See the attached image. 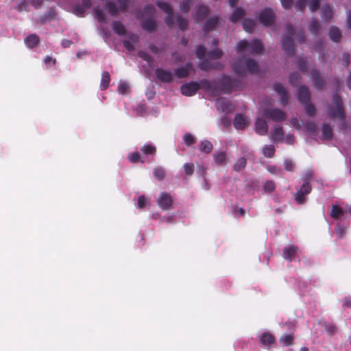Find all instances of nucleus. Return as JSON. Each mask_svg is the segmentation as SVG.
Wrapping results in <instances>:
<instances>
[{"label": "nucleus", "mask_w": 351, "mask_h": 351, "mask_svg": "<svg viewBox=\"0 0 351 351\" xmlns=\"http://www.w3.org/2000/svg\"><path fill=\"white\" fill-rule=\"evenodd\" d=\"M308 29L310 32L314 35H317L319 33V23L317 20L313 19L311 22Z\"/></svg>", "instance_id": "nucleus-45"}, {"label": "nucleus", "mask_w": 351, "mask_h": 351, "mask_svg": "<svg viewBox=\"0 0 351 351\" xmlns=\"http://www.w3.org/2000/svg\"><path fill=\"white\" fill-rule=\"evenodd\" d=\"M141 27L148 32H152L156 29V24L154 19L147 18L142 21Z\"/></svg>", "instance_id": "nucleus-20"}, {"label": "nucleus", "mask_w": 351, "mask_h": 351, "mask_svg": "<svg viewBox=\"0 0 351 351\" xmlns=\"http://www.w3.org/2000/svg\"><path fill=\"white\" fill-rule=\"evenodd\" d=\"M106 9L108 10V12L109 14H110L112 16H114L118 13V8L114 3L113 2H108L106 3Z\"/></svg>", "instance_id": "nucleus-48"}, {"label": "nucleus", "mask_w": 351, "mask_h": 351, "mask_svg": "<svg viewBox=\"0 0 351 351\" xmlns=\"http://www.w3.org/2000/svg\"><path fill=\"white\" fill-rule=\"evenodd\" d=\"M299 252V247L295 245H290L285 247L282 252V257L291 262L293 261Z\"/></svg>", "instance_id": "nucleus-10"}, {"label": "nucleus", "mask_w": 351, "mask_h": 351, "mask_svg": "<svg viewBox=\"0 0 351 351\" xmlns=\"http://www.w3.org/2000/svg\"><path fill=\"white\" fill-rule=\"evenodd\" d=\"M245 49H248L251 54H258L263 50V45L260 40H253L248 43L246 40H242L237 43L236 50L238 53H242Z\"/></svg>", "instance_id": "nucleus-4"}, {"label": "nucleus", "mask_w": 351, "mask_h": 351, "mask_svg": "<svg viewBox=\"0 0 351 351\" xmlns=\"http://www.w3.org/2000/svg\"><path fill=\"white\" fill-rule=\"evenodd\" d=\"M273 141H281L284 138V132L282 127H276L272 134Z\"/></svg>", "instance_id": "nucleus-38"}, {"label": "nucleus", "mask_w": 351, "mask_h": 351, "mask_svg": "<svg viewBox=\"0 0 351 351\" xmlns=\"http://www.w3.org/2000/svg\"><path fill=\"white\" fill-rule=\"evenodd\" d=\"M245 14V10L241 8H237L230 15L229 19L232 23H236Z\"/></svg>", "instance_id": "nucleus-28"}, {"label": "nucleus", "mask_w": 351, "mask_h": 351, "mask_svg": "<svg viewBox=\"0 0 351 351\" xmlns=\"http://www.w3.org/2000/svg\"><path fill=\"white\" fill-rule=\"evenodd\" d=\"M328 35L330 39L334 43H340L341 40V32L336 26H331L330 27Z\"/></svg>", "instance_id": "nucleus-16"}, {"label": "nucleus", "mask_w": 351, "mask_h": 351, "mask_svg": "<svg viewBox=\"0 0 351 351\" xmlns=\"http://www.w3.org/2000/svg\"><path fill=\"white\" fill-rule=\"evenodd\" d=\"M141 151L146 156H154L156 153V147L151 144H146L141 148Z\"/></svg>", "instance_id": "nucleus-34"}, {"label": "nucleus", "mask_w": 351, "mask_h": 351, "mask_svg": "<svg viewBox=\"0 0 351 351\" xmlns=\"http://www.w3.org/2000/svg\"><path fill=\"white\" fill-rule=\"evenodd\" d=\"M284 166L285 170L288 171H293L295 168L293 163L290 160H285L284 162Z\"/></svg>", "instance_id": "nucleus-61"}, {"label": "nucleus", "mask_w": 351, "mask_h": 351, "mask_svg": "<svg viewBox=\"0 0 351 351\" xmlns=\"http://www.w3.org/2000/svg\"><path fill=\"white\" fill-rule=\"evenodd\" d=\"M205 90V94L204 97H208L210 95L213 97H217L222 93L225 94H230L232 89H204Z\"/></svg>", "instance_id": "nucleus-24"}, {"label": "nucleus", "mask_w": 351, "mask_h": 351, "mask_svg": "<svg viewBox=\"0 0 351 351\" xmlns=\"http://www.w3.org/2000/svg\"><path fill=\"white\" fill-rule=\"evenodd\" d=\"M306 132L310 134L315 136L317 134V126L315 123L312 121H307L305 125Z\"/></svg>", "instance_id": "nucleus-47"}, {"label": "nucleus", "mask_w": 351, "mask_h": 351, "mask_svg": "<svg viewBox=\"0 0 351 351\" xmlns=\"http://www.w3.org/2000/svg\"><path fill=\"white\" fill-rule=\"evenodd\" d=\"M185 174L191 176L194 172V165L193 163H186L184 165Z\"/></svg>", "instance_id": "nucleus-58"}, {"label": "nucleus", "mask_w": 351, "mask_h": 351, "mask_svg": "<svg viewBox=\"0 0 351 351\" xmlns=\"http://www.w3.org/2000/svg\"><path fill=\"white\" fill-rule=\"evenodd\" d=\"M156 4L158 7L163 10L165 13H170L171 11H173L169 3L165 1H158Z\"/></svg>", "instance_id": "nucleus-50"}, {"label": "nucleus", "mask_w": 351, "mask_h": 351, "mask_svg": "<svg viewBox=\"0 0 351 351\" xmlns=\"http://www.w3.org/2000/svg\"><path fill=\"white\" fill-rule=\"evenodd\" d=\"M128 159L132 163H144V160L141 157L139 153L133 152L128 155Z\"/></svg>", "instance_id": "nucleus-46"}, {"label": "nucleus", "mask_w": 351, "mask_h": 351, "mask_svg": "<svg viewBox=\"0 0 351 351\" xmlns=\"http://www.w3.org/2000/svg\"><path fill=\"white\" fill-rule=\"evenodd\" d=\"M322 138L323 140H331L332 138V128L329 124L324 123L323 124L322 129Z\"/></svg>", "instance_id": "nucleus-30"}, {"label": "nucleus", "mask_w": 351, "mask_h": 351, "mask_svg": "<svg viewBox=\"0 0 351 351\" xmlns=\"http://www.w3.org/2000/svg\"><path fill=\"white\" fill-rule=\"evenodd\" d=\"M303 106L308 116L313 117L315 114V107L311 102Z\"/></svg>", "instance_id": "nucleus-51"}, {"label": "nucleus", "mask_w": 351, "mask_h": 351, "mask_svg": "<svg viewBox=\"0 0 351 351\" xmlns=\"http://www.w3.org/2000/svg\"><path fill=\"white\" fill-rule=\"evenodd\" d=\"M199 89H180L181 93L186 97L195 95Z\"/></svg>", "instance_id": "nucleus-59"}, {"label": "nucleus", "mask_w": 351, "mask_h": 351, "mask_svg": "<svg viewBox=\"0 0 351 351\" xmlns=\"http://www.w3.org/2000/svg\"><path fill=\"white\" fill-rule=\"evenodd\" d=\"M242 25L245 32L251 33L256 26V22L252 19L246 18L243 19Z\"/></svg>", "instance_id": "nucleus-29"}, {"label": "nucleus", "mask_w": 351, "mask_h": 351, "mask_svg": "<svg viewBox=\"0 0 351 351\" xmlns=\"http://www.w3.org/2000/svg\"><path fill=\"white\" fill-rule=\"evenodd\" d=\"M207 56L210 60H217L219 59L222 55L223 51L219 48L216 47L214 49L208 51L207 53Z\"/></svg>", "instance_id": "nucleus-40"}, {"label": "nucleus", "mask_w": 351, "mask_h": 351, "mask_svg": "<svg viewBox=\"0 0 351 351\" xmlns=\"http://www.w3.org/2000/svg\"><path fill=\"white\" fill-rule=\"evenodd\" d=\"M333 16V11L332 8L328 5L326 4L322 8V17L326 21H330Z\"/></svg>", "instance_id": "nucleus-36"}, {"label": "nucleus", "mask_w": 351, "mask_h": 351, "mask_svg": "<svg viewBox=\"0 0 351 351\" xmlns=\"http://www.w3.org/2000/svg\"><path fill=\"white\" fill-rule=\"evenodd\" d=\"M301 76L298 72H293L289 75V81L290 84L295 88H306L305 86H299Z\"/></svg>", "instance_id": "nucleus-21"}, {"label": "nucleus", "mask_w": 351, "mask_h": 351, "mask_svg": "<svg viewBox=\"0 0 351 351\" xmlns=\"http://www.w3.org/2000/svg\"><path fill=\"white\" fill-rule=\"evenodd\" d=\"M276 189V184L272 180H267L263 185V189L266 193H271Z\"/></svg>", "instance_id": "nucleus-49"}, {"label": "nucleus", "mask_w": 351, "mask_h": 351, "mask_svg": "<svg viewBox=\"0 0 351 351\" xmlns=\"http://www.w3.org/2000/svg\"><path fill=\"white\" fill-rule=\"evenodd\" d=\"M343 210L340 206L333 205L330 212V217L335 219H338L343 215Z\"/></svg>", "instance_id": "nucleus-37"}, {"label": "nucleus", "mask_w": 351, "mask_h": 351, "mask_svg": "<svg viewBox=\"0 0 351 351\" xmlns=\"http://www.w3.org/2000/svg\"><path fill=\"white\" fill-rule=\"evenodd\" d=\"M73 13L78 16H83L84 8L81 5H77L73 8Z\"/></svg>", "instance_id": "nucleus-62"}, {"label": "nucleus", "mask_w": 351, "mask_h": 351, "mask_svg": "<svg viewBox=\"0 0 351 351\" xmlns=\"http://www.w3.org/2000/svg\"><path fill=\"white\" fill-rule=\"evenodd\" d=\"M213 158L218 166L224 165L227 159L226 153L222 151L217 152L213 154Z\"/></svg>", "instance_id": "nucleus-25"}, {"label": "nucleus", "mask_w": 351, "mask_h": 351, "mask_svg": "<svg viewBox=\"0 0 351 351\" xmlns=\"http://www.w3.org/2000/svg\"><path fill=\"white\" fill-rule=\"evenodd\" d=\"M167 16L165 19V22L167 25L169 27H171L174 25V16L173 12L171 11L170 13H166Z\"/></svg>", "instance_id": "nucleus-56"}, {"label": "nucleus", "mask_w": 351, "mask_h": 351, "mask_svg": "<svg viewBox=\"0 0 351 351\" xmlns=\"http://www.w3.org/2000/svg\"><path fill=\"white\" fill-rule=\"evenodd\" d=\"M213 149V144L208 140L202 141L199 145V150L201 152L210 154Z\"/></svg>", "instance_id": "nucleus-35"}, {"label": "nucleus", "mask_w": 351, "mask_h": 351, "mask_svg": "<svg viewBox=\"0 0 351 351\" xmlns=\"http://www.w3.org/2000/svg\"><path fill=\"white\" fill-rule=\"evenodd\" d=\"M119 11L123 12L127 10L130 0H117Z\"/></svg>", "instance_id": "nucleus-57"}, {"label": "nucleus", "mask_w": 351, "mask_h": 351, "mask_svg": "<svg viewBox=\"0 0 351 351\" xmlns=\"http://www.w3.org/2000/svg\"><path fill=\"white\" fill-rule=\"evenodd\" d=\"M328 114L332 118H337L343 121L346 118V114L343 108V101L337 92L332 97V106L328 109Z\"/></svg>", "instance_id": "nucleus-5"}, {"label": "nucleus", "mask_w": 351, "mask_h": 351, "mask_svg": "<svg viewBox=\"0 0 351 351\" xmlns=\"http://www.w3.org/2000/svg\"><path fill=\"white\" fill-rule=\"evenodd\" d=\"M298 101L302 104L310 103L311 93L309 89H299L297 95Z\"/></svg>", "instance_id": "nucleus-18"}, {"label": "nucleus", "mask_w": 351, "mask_h": 351, "mask_svg": "<svg viewBox=\"0 0 351 351\" xmlns=\"http://www.w3.org/2000/svg\"><path fill=\"white\" fill-rule=\"evenodd\" d=\"M275 18L276 16L274 11L269 8L261 11L258 16L260 23L266 27L272 25L275 21Z\"/></svg>", "instance_id": "nucleus-8"}, {"label": "nucleus", "mask_w": 351, "mask_h": 351, "mask_svg": "<svg viewBox=\"0 0 351 351\" xmlns=\"http://www.w3.org/2000/svg\"><path fill=\"white\" fill-rule=\"evenodd\" d=\"M313 177V171L311 169L305 171L302 180L304 181L303 184L301 186L300 190H298L294 194V198L295 202L298 204H303L306 201V195H308L311 191L312 187L310 184V181L311 180Z\"/></svg>", "instance_id": "nucleus-2"}, {"label": "nucleus", "mask_w": 351, "mask_h": 351, "mask_svg": "<svg viewBox=\"0 0 351 351\" xmlns=\"http://www.w3.org/2000/svg\"><path fill=\"white\" fill-rule=\"evenodd\" d=\"M156 77L162 82H170L173 79L172 73L163 69H156L155 71Z\"/></svg>", "instance_id": "nucleus-12"}, {"label": "nucleus", "mask_w": 351, "mask_h": 351, "mask_svg": "<svg viewBox=\"0 0 351 351\" xmlns=\"http://www.w3.org/2000/svg\"><path fill=\"white\" fill-rule=\"evenodd\" d=\"M255 130L259 135L267 134L268 132V125L266 121L261 118H258L255 122Z\"/></svg>", "instance_id": "nucleus-15"}, {"label": "nucleus", "mask_w": 351, "mask_h": 351, "mask_svg": "<svg viewBox=\"0 0 351 351\" xmlns=\"http://www.w3.org/2000/svg\"><path fill=\"white\" fill-rule=\"evenodd\" d=\"M311 77L315 88H323L325 85V80L322 77L318 70L313 69L311 71Z\"/></svg>", "instance_id": "nucleus-13"}, {"label": "nucleus", "mask_w": 351, "mask_h": 351, "mask_svg": "<svg viewBox=\"0 0 351 351\" xmlns=\"http://www.w3.org/2000/svg\"><path fill=\"white\" fill-rule=\"evenodd\" d=\"M248 121L247 117L241 114H237L234 117L233 124L237 130H243L247 125Z\"/></svg>", "instance_id": "nucleus-14"}, {"label": "nucleus", "mask_w": 351, "mask_h": 351, "mask_svg": "<svg viewBox=\"0 0 351 351\" xmlns=\"http://www.w3.org/2000/svg\"><path fill=\"white\" fill-rule=\"evenodd\" d=\"M95 13L99 22H103L105 20V14L100 9H95Z\"/></svg>", "instance_id": "nucleus-64"}, {"label": "nucleus", "mask_w": 351, "mask_h": 351, "mask_svg": "<svg viewBox=\"0 0 351 351\" xmlns=\"http://www.w3.org/2000/svg\"><path fill=\"white\" fill-rule=\"evenodd\" d=\"M192 66L191 63L188 62L186 64L184 67H181L175 70V75L178 78H184L189 75V69Z\"/></svg>", "instance_id": "nucleus-26"}, {"label": "nucleus", "mask_w": 351, "mask_h": 351, "mask_svg": "<svg viewBox=\"0 0 351 351\" xmlns=\"http://www.w3.org/2000/svg\"><path fill=\"white\" fill-rule=\"evenodd\" d=\"M260 341L263 346H270L276 343V337L269 332H264L261 336Z\"/></svg>", "instance_id": "nucleus-19"}, {"label": "nucleus", "mask_w": 351, "mask_h": 351, "mask_svg": "<svg viewBox=\"0 0 351 351\" xmlns=\"http://www.w3.org/2000/svg\"><path fill=\"white\" fill-rule=\"evenodd\" d=\"M193 3V0H183L180 4L179 8L184 14H188Z\"/></svg>", "instance_id": "nucleus-39"}, {"label": "nucleus", "mask_w": 351, "mask_h": 351, "mask_svg": "<svg viewBox=\"0 0 351 351\" xmlns=\"http://www.w3.org/2000/svg\"><path fill=\"white\" fill-rule=\"evenodd\" d=\"M263 154L267 158H273L275 154V147L274 145H266L263 149Z\"/></svg>", "instance_id": "nucleus-44"}, {"label": "nucleus", "mask_w": 351, "mask_h": 351, "mask_svg": "<svg viewBox=\"0 0 351 351\" xmlns=\"http://www.w3.org/2000/svg\"><path fill=\"white\" fill-rule=\"evenodd\" d=\"M335 231L336 234L340 239L343 238L346 233V229L342 226H338L336 228Z\"/></svg>", "instance_id": "nucleus-60"}, {"label": "nucleus", "mask_w": 351, "mask_h": 351, "mask_svg": "<svg viewBox=\"0 0 351 351\" xmlns=\"http://www.w3.org/2000/svg\"><path fill=\"white\" fill-rule=\"evenodd\" d=\"M306 3L307 0H296L295 9L298 12H304L306 8Z\"/></svg>", "instance_id": "nucleus-52"}, {"label": "nucleus", "mask_w": 351, "mask_h": 351, "mask_svg": "<svg viewBox=\"0 0 351 351\" xmlns=\"http://www.w3.org/2000/svg\"><path fill=\"white\" fill-rule=\"evenodd\" d=\"M196 9L197 10L195 18L197 21L204 20L209 14L208 8L204 4L197 5Z\"/></svg>", "instance_id": "nucleus-17"}, {"label": "nucleus", "mask_w": 351, "mask_h": 351, "mask_svg": "<svg viewBox=\"0 0 351 351\" xmlns=\"http://www.w3.org/2000/svg\"><path fill=\"white\" fill-rule=\"evenodd\" d=\"M176 21L179 28L181 30L185 31L186 29H187L189 22L186 18H184L180 15H177Z\"/></svg>", "instance_id": "nucleus-41"}, {"label": "nucleus", "mask_w": 351, "mask_h": 351, "mask_svg": "<svg viewBox=\"0 0 351 351\" xmlns=\"http://www.w3.org/2000/svg\"><path fill=\"white\" fill-rule=\"evenodd\" d=\"M294 32L292 25L287 24L286 25V32L282 40V48L289 56H293L295 53V47L293 41Z\"/></svg>", "instance_id": "nucleus-6"}, {"label": "nucleus", "mask_w": 351, "mask_h": 351, "mask_svg": "<svg viewBox=\"0 0 351 351\" xmlns=\"http://www.w3.org/2000/svg\"><path fill=\"white\" fill-rule=\"evenodd\" d=\"M297 65L302 72H307V62L305 59L302 58H299L297 61Z\"/></svg>", "instance_id": "nucleus-54"}, {"label": "nucleus", "mask_w": 351, "mask_h": 351, "mask_svg": "<svg viewBox=\"0 0 351 351\" xmlns=\"http://www.w3.org/2000/svg\"><path fill=\"white\" fill-rule=\"evenodd\" d=\"M321 0H309L308 7L312 12H316L319 8Z\"/></svg>", "instance_id": "nucleus-55"}, {"label": "nucleus", "mask_w": 351, "mask_h": 351, "mask_svg": "<svg viewBox=\"0 0 351 351\" xmlns=\"http://www.w3.org/2000/svg\"><path fill=\"white\" fill-rule=\"evenodd\" d=\"M112 29L119 36H123L126 33L125 26L120 21H114L112 23Z\"/></svg>", "instance_id": "nucleus-33"}, {"label": "nucleus", "mask_w": 351, "mask_h": 351, "mask_svg": "<svg viewBox=\"0 0 351 351\" xmlns=\"http://www.w3.org/2000/svg\"><path fill=\"white\" fill-rule=\"evenodd\" d=\"M25 43L28 47L34 48L38 44L39 37L35 34H30L26 37Z\"/></svg>", "instance_id": "nucleus-27"}, {"label": "nucleus", "mask_w": 351, "mask_h": 351, "mask_svg": "<svg viewBox=\"0 0 351 351\" xmlns=\"http://www.w3.org/2000/svg\"><path fill=\"white\" fill-rule=\"evenodd\" d=\"M110 82V76L108 71H104L101 74V86L102 88H108Z\"/></svg>", "instance_id": "nucleus-43"}, {"label": "nucleus", "mask_w": 351, "mask_h": 351, "mask_svg": "<svg viewBox=\"0 0 351 351\" xmlns=\"http://www.w3.org/2000/svg\"><path fill=\"white\" fill-rule=\"evenodd\" d=\"M183 140L187 146H191L195 143L194 136L189 133H186L184 135Z\"/></svg>", "instance_id": "nucleus-53"}, {"label": "nucleus", "mask_w": 351, "mask_h": 351, "mask_svg": "<svg viewBox=\"0 0 351 351\" xmlns=\"http://www.w3.org/2000/svg\"><path fill=\"white\" fill-rule=\"evenodd\" d=\"M280 2L285 9L289 10L293 6V0H280Z\"/></svg>", "instance_id": "nucleus-63"}, {"label": "nucleus", "mask_w": 351, "mask_h": 351, "mask_svg": "<svg viewBox=\"0 0 351 351\" xmlns=\"http://www.w3.org/2000/svg\"><path fill=\"white\" fill-rule=\"evenodd\" d=\"M196 57L201 60L199 64V68L203 71H208L210 69H218L221 70L223 69V65L219 62H211L208 59H205L206 48L204 45H198L195 51Z\"/></svg>", "instance_id": "nucleus-3"}, {"label": "nucleus", "mask_w": 351, "mask_h": 351, "mask_svg": "<svg viewBox=\"0 0 351 351\" xmlns=\"http://www.w3.org/2000/svg\"><path fill=\"white\" fill-rule=\"evenodd\" d=\"M153 176L158 181H162L166 176L165 169L162 167L158 166L154 169Z\"/></svg>", "instance_id": "nucleus-31"}, {"label": "nucleus", "mask_w": 351, "mask_h": 351, "mask_svg": "<svg viewBox=\"0 0 351 351\" xmlns=\"http://www.w3.org/2000/svg\"><path fill=\"white\" fill-rule=\"evenodd\" d=\"M293 334L291 333L281 337L280 338V342L282 343L284 346H289L293 344Z\"/></svg>", "instance_id": "nucleus-42"}, {"label": "nucleus", "mask_w": 351, "mask_h": 351, "mask_svg": "<svg viewBox=\"0 0 351 351\" xmlns=\"http://www.w3.org/2000/svg\"><path fill=\"white\" fill-rule=\"evenodd\" d=\"M216 106L225 114H228L234 110V105L228 99L224 98L217 99Z\"/></svg>", "instance_id": "nucleus-11"}, {"label": "nucleus", "mask_w": 351, "mask_h": 351, "mask_svg": "<svg viewBox=\"0 0 351 351\" xmlns=\"http://www.w3.org/2000/svg\"><path fill=\"white\" fill-rule=\"evenodd\" d=\"M219 19L217 16H212L209 18L205 23L203 29L208 32L213 30L218 24Z\"/></svg>", "instance_id": "nucleus-22"}, {"label": "nucleus", "mask_w": 351, "mask_h": 351, "mask_svg": "<svg viewBox=\"0 0 351 351\" xmlns=\"http://www.w3.org/2000/svg\"><path fill=\"white\" fill-rule=\"evenodd\" d=\"M278 95L280 96V103L282 106H285L289 102V94L287 89H275Z\"/></svg>", "instance_id": "nucleus-32"}, {"label": "nucleus", "mask_w": 351, "mask_h": 351, "mask_svg": "<svg viewBox=\"0 0 351 351\" xmlns=\"http://www.w3.org/2000/svg\"><path fill=\"white\" fill-rule=\"evenodd\" d=\"M172 202L173 199L171 195L166 192L161 193L157 201L159 207L164 210L169 209L171 207Z\"/></svg>", "instance_id": "nucleus-9"}, {"label": "nucleus", "mask_w": 351, "mask_h": 351, "mask_svg": "<svg viewBox=\"0 0 351 351\" xmlns=\"http://www.w3.org/2000/svg\"><path fill=\"white\" fill-rule=\"evenodd\" d=\"M232 69L239 75H243L246 73L254 74L259 71L258 65L255 60L245 58L237 60L232 64Z\"/></svg>", "instance_id": "nucleus-1"}, {"label": "nucleus", "mask_w": 351, "mask_h": 351, "mask_svg": "<svg viewBox=\"0 0 351 351\" xmlns=\"http://www.w3.org/2000/svg\"><path fill=\"white\" fill-rule=\"evenodd\" d=\"M250 154L245 155L244 156L237 160L233 165V170L239 172L244 169L247 165V157Z\"/></svg>", "instance_id": "nucleus-23"}, {"label": "nucleus", "mask_w": 351, "mask_h": 351, "mask_svg": "<svg viewBox=\"0 0 351 351\" xmlns=\"http://www.w3.org/2000/svg\"><path fill=\"white\" fill-rule=\"evenodd\" d=\"M263 114L265 117L275 122L284 121L287 115L286 113L278 108H266L263 110Z\"/></svg>", "instance_id": "nucleus-7"}]
</instances>
